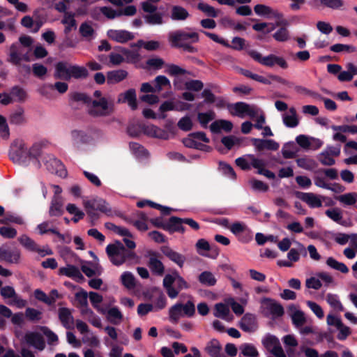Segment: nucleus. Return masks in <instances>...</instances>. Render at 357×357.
Segmentation results:
<instances>
[{
    "mask_svg": "<svg viewBox=\"0 0 357 357\" xmlns=\"http://www.w3.org/2000/svg\"><path fill=\"white\" fill-rule=\"evenodd\" d=\"M252 144L258 151H261L265 149L277 151L280 147L279 144L273 139L252 138Z\"/></svg>",
    "mask_w": 357,
    "mask_h": 357,
    "instance_id": "obj_16",
    "label": "nucleus"
},
{
    "mask_svg": "<svg viewBox=\"0 0 357 357\" xmlns=\"http://www.w3.org/2000/svg\"><path fill=\"white\" fill-rule=\"evenodd\" d=\"M199 282L206 287H213L215 285L217 280L213 274L208 271H203L198 276Z\"/></svg>",
    "mask_w": 357,
    "mask_h": 357,
    "instance_id": "obj_39",
    "label": "nucleus"
},
{
    "mask_svg": "<svg viewBox=\"0 0 357 357\" xmlns=\"http://www.w3.org/2000/svg\"><path fill=\"white\" fill-rule=\"evenodd\" d=\"M161 252L169 259L176 264L180 268L183 266L185 261V257L184 255L173 250L169 246H162L161 248Z\"/></svg>",
    "mask_w": 357,
    "mask_h": 357,
    "instance_id": "obj_18",
    "label": "nucleus"
},
{
    "mask_svg": "<svg viewBox=\"0 0 357 357\" xmlns=\"http://www.w3.org/2000/svg\"><path fill=\"white\" fill-rule=\"evenodd\" d=\"M72 99L76 102L82 101L84 103H91L89 109V114L93 117L106 116L113 112V105H109L106 98L98 100H91V98L83 93L75 92Z\"/></svg>",
    "mask_w": 357,
    "mask_h": 357,
    "instance_id": "obj_4",
    "label": "nucleus"
},
{
    "mask_svg": "<svg viewBox=\"0 0 357 357\" xmlns=\"http://www.w3.org/2000/svg\"><path fill=\"white\" fill-rule=\"evenodd\" d=\"M128 72L125 70L119 69L108 71L107 73V82L108 84L119 83L126 79Z\"/></svg>",
    "mask_w": 357,
    "mask_h": 357,
    "instance_id": "obj_30",
    "label": "nucleus"
},
{
    "mask_svg": "<svg viewBox=\"0 0 357 357\" xmlns=\"http://www.w3.org/2000/svg\"><path fill=\"white\" fill-rule=\"evenodd\" d=\"M156 92H160L164 87L171 88L170 81L165 75H158L153 80Z\"/></svg>",
    "mask_w": 357,
    "mask_h": 357,
    "instance_id": "obj_49",
    "label": "nucleus"
},
{
    "mask_svg": "<svg viewBox=\"0 0 357 357\" xmlns=\"http://www.w3.org/2000/svg\"><path fill=\"white\" fill-rule=\"evenodd\" d=\"M128 249L120 241H115L112 244H109L106 248V252L114 265L120 266L127 261H132L136 259L137 255L134 251L136 243L128 238H124Z\"/></svg>",
    "mask_w": 357,
    "mask_h": 357,
    "instance_id": "obj_1",
    "label": "nucleus"
},
{
    "mask_svg": "<svg viewBox=\"0 0 357 357\" xmlns=\"http://www.w3.org/2000/svg\"><path fill=\"white\" fill-rule=\"evenodd\" d=\"M190 14L188 11L182 6H174L171 10V19L175 21L185 20Z\"/></svg>",
    "mask_w": 357,
    "mask_h": 357,
    "instance_id": "obj_37",
    "label": "nucleus"
},
{
    "mask_svg": "<svg viewBox=\"0 0 357 357\" xmlns=\"http://www.w3.org/2000/svg\"><path fill=\"white\" fill-rule=\"evenodd\" d=\"M227 108L231 115L243 119L246 116L254 119L257 118L254 127L257 130H261L266 122V117L263 111L255 105H250L245 102H237L229 104Z\"/></svg>",
    "mask_w": 357,
    "mask_h": 357,
    "instance_id": "obj_2",
    "label": "nucleus"
},
{
    "mask_svg": "<svg viewBox=\"0 0 357 357\" xmlns=\"http://www.w3.org/2000/svg\"><path fill=\"white\" fill-rule=\"evenodd\" d=\"M168 40L172 47L181 48L189 53H196L198 51L197 47L188 42V40L193 43L199 42V34L196 32L187 33L183 30H176L169 33Z\"/></svg>",
    "mask_w": 357,
    "mask_h": 357,
    "instance_id": "obj_5",
    "label": "nucleus"
},
{
    "mask_svg": "<svg viewBox=\"0 0 357 357\" xmlns=\"http://www.w3.org/2000/svg\"><path fill=\"white\" fill-rule=\"evenodd\" d=\"M26 342L35 349L43 351L45 348V342L43 335L38 332H29L24 335Z\"/></svg>",
    "mask_w": 357,
    "mask_h": 357,
    "instance_id": "obj_13",
    "label": "nucleus"
},
{
    "mask_svg": "<svg viewBox=\"0 0 357 357\" xmlns=\"http://www.w3.org/2000/svg\"><path fill=\"white\" fill-rule=\"evenodd\" d=\"M20 257L21 252L16 248L13 250H7L3 247L0 248V261H5L10 264H18Z\"/></svg>",
    "mask_w": 357,
    "mask_h": 357,
    "instance_id": "obj_15",
    "label": "nucleus"
},
{
    "mask_svg": "<svg viewBox=\"0 0 357 357\" xmlns=\"http://www.w3.org/2000/svg\"><path fill=\"white\" fill-rule=\"evenodd\" d=\"M107 35L111 40L120 43H126L135 38L132 33L126 30L109 29Z\"/></svg>",
    "mask_w": 357,
    "mask_h": 357,
    "instance_id": "obj_14",
    "label": "nucleus"
},
{
    "mask_svg": "<svg viewBox=\"0 0 357 357\" xmlns=\"http://www.w3.org/2000/svg\"><path fill=\"white\" fill-rule=\"evenodd\" d=\"M248 55L259 63L267 66L273 67L275 65L279 66L282 69H287L289 66L287 61L282 56H278L275 54H271L266 56L262 55L256 50H249Z\"/></svg>",
    "mask_w": 357,
    "mask_h": 357,
    "instance_id": "obj_7",
    "label": "nucleus"
},
{
    "mask_svg": "<svg viewBox=\"0 0 357 357\" xmlns=\"http://www.w3.org/2000/svg\"><path fill=\"white\" fill-rule=\"evenodd\" d=\"M219 170L226 176L235 179L236 174L233 167L228 163L222 161L219 162Z\"/></svg>",
    "mask_w": 357,
    "mask_h": 357,
    "instance_id": "obj_58",
    "label": "nucleus"
},
{
    "mask_svg": "<svg viewBox=\"0 0 357 357\" xmlns=\"http://www.w3.org/2000/svg\"><path fill=\"white\" fill-rule=\"evenodd\" d=\"M214 310V316L222 319H226L230 312L229 305L222 303H216Z\"/></svg>",
    "mask_w": 357,
    "mask_h": 357,
    "instance_id": "obj_52",
    "label": "nucleus"
},
{
    "mask_svg": "<svg viewBox=\"0 0 357 357\" xmlns=\"http://www.w3.org/2000/svg\"><path fill=\"white\" fill-rule=\"evenodd\" d=\"M215 116L213 111L199 112L197 120L203 128H207L208 123L215 119Z\"/></svg>",
    "mask_w": 357,
    "mask_h": 357,
    "instance_id": "obj_47",
    "label": "nucleus"
},
{
    "mask_svg": "<svg viewBox=\"0 0 357 357\" xmlns=\"http://www.w3.org/2000/svg\"><path fill=\"white\" fill-rule=\"evenodd\" d=\"M289 310L293 312V313L291 314V318L292 324L295 326V327L300 328L305 324L306 319L303 312L296 310V307L294 305H289Z\"/></svg>",
    "mask_w": 357,
    "mask_h": 357,
    "instance_id": "obj_31",
    "label": "nucleus"
},
{
    "mask_svg": "<svg viewBox=\"0 0 357 357\" xmlns=\"http://www.w3.org/2000/svg\"><path fill=\"white\" fill-rule=\"evenodd\" d=\"M197 8L204 12L207 16L211 17H216L218 16L217 10L211 6L200 2L197 5Z\"/></svg>",
    "mask_w": 357,
    "mask_h": 357,
    "instance_id": "obj_64",
    "label": "nucleus"
},
{
    "mask_svg": "<svg viewBox=\"0 0 357 357\" xmlns=\"http://www.w3.org/2000/svg\"><path fill=\"white\" fill-rule=\"evenodd\" d=\"M9 158L14 163L24 166L29 164L28 149L24 141L16 139L12 143L9 151Z\"/></svg>",
    "mask_w": 357,
    "mask_h": 357,
    "instance_id": "obj_6",
    "label": "nucleus"
},
{
    "mask_svg": "<svg viewBox=\"0 0 357 357\" xmlns=\"http://www.w3.org/2000/svg\"><path fill=\"white\" fill-rule=\"evenodd\" d=\"M79 33L81 36L85 38L86 40L90 41L94 38L95 30L88 22H83L81 24Z\"/></svg>",
    "mask_w": 357,
    "mask_h": 357,
    "instance_id": "obj_42",
    "label": "nucleus"
},
{
    "mask_svg": "<svg viewBox=\"0 0 357 357\" xmlns=\"http://www.w3.org/2000/svg\"><path fill=\"white\" fill-rule=\"evenodd\" d=\"M319 3L325 7L335 10L339 9L344 4L342 0H314L312 2L310 3V4L313 6H318Z\"/></svg>",
    "mask_w": 357,
    "mask_h": 357,
    "instance_id": "obj_41",
    "label": "nucleus"
},
{
    "mask_svg": "<svg viewBox=\"0 0 357 357\" xmlns=\"http://www.w3.org/2000/svg\"><path fill=\"white\" fill-rule=\"evenodd\" d=\"M18 241L25 249L31 252H37L41 257L53 254L52 250L50 248H47L46 250L40 248L39 245L27 235H22L18 238Z\"/></svg>",
    "mask_w": 357,
    "mask_h": 357,
    "instance_id": "obj_9",
    "label": "nucleus"
},
{
    "mask_svg": "<svg viewBox=\"0 0 357 357\" xmlns=\"http://www.w3.org/2000/svg\"><path fill=\"white\" fill-rule=\"evenodd\" d=\"M326 264L342 273H347L349 272L348 267L344 263L337 261L333 257H328L326 260Z\"/></svg>",
    "mask_w": 357,
    "mask_h": 357,
    "instance_id": "obj_53",
    "label": "nucleus"
},
{
    "mask_svg": "<svg viewBox=\"0 0 357 357\" xmlns=\"http://www.w3.org/2000/svg\"><path fill=\"white\" fill-rule=\"evenodd\" d=\"M121 53L126 56L127 62L136 63L140 60V54L138 50H128L126 48H121Z\"/></svg>",
    "mask_w": 357,
    "mask_h": 357,
    "instance_id": "obj_50",
    "label": "nucleus"
},
{
    "mask_svg": "<svg viewBox=\"0 0 357 357\" xmlns=\"http://www.w3.org/2000/svg\"><path fill=\"white\" fill-rule=\"evenodd\" d=\"M273 38L278 42H286L290 38L289 31L287 27H280L273 34Z\"/></svg>",
    "mask_w": 357,
    "mask_h": 357,
    "instance_id": "obj_57",
    "label": "nucleus"
},
{
    "mask_svg": "<svg viewBox=\"0 0 357 357\" xmlns=\"http://www.w3.org/2000/svg\"><path fill=\"white\" fill-rule=\"evenodd\" d=\"M176 275L167 274L163 279V287L168 296L173 299L178 296V291L173 286L175 282Z\"/></svg>",
    "mask_w": 357,
    "mask_h": 357,
    "instance_id": "obj_25",
    "label": "nucleus"
},
{
    "mask_svg": "<svg viewBox=\"0 0 357 357\" xmlns=\"http://www.w3.org/2000/svg\"><path fill=\"white\" fill-rule=\"evenodd\" d=\"M239 357L243 355L245 357H258L259 352L257 348L252 344L244 343L242 344L240 347Z\"/></svg>",
    "mask_w": 357,
    "mask_h": 357,
    "instance_id": "obj_40",
    "label": "nucleus"
},
{
    "mask_svg": "<svg viewBox=\"0 0 357 357\" xmlns=\"http://www.w3.org/2000/svg\"><path fill=\"white\" fill-rule=\"evenodd\" d=\"M181 317H183L182 313L181 303H176L169 310V321L172 323L176 324Z\"/></svg>",
    "mask_w": 357,
    "mask_h": 357,
    "instance_id": "obj_44",
    "label": "nucleus"
},
{
    "mask_svg": "<svg viewBox=\"0 0 357 357\" xmlns=\"http://www.w3.org/2000/svg\"><path fill=\"white\" fill-rule=\"evenodd\" d=\"M261 303L265 305V310L268 312V314H264L266 317L271 314L273 319H277L282 317L284 314L283 306L273 298H264L261 300Z\"/></svg>",
    "mask_w": 357,
    "mask_h": 357,
    "instance_id": "obj_10",
    "label": "nucleus"
},
{
    "mask_svg": "<svg viewBox=\"0 0 357 357\" xmlns=\"http://www.w3.org/2000/svg\"><path fill=\"white\" fill-rule=\"evenodd\" d=\"M127 102L128 105L132 110H135L137 108V102L136 96V91L134 89H130L127 90L124 93H121L118 98V102Z\"/></svg>",
    "mask_w": 357,
    "mask_h": 357,
    "instance_id": "obj_22",
    "label": "nucleus"
},
{
    "mask_svg": "<svg viewBox=\"0 0 357 357\" xmlns=\"http://www.w3.org/2000/svg\"><path fill=\"white\" fill-rule=\"evenodd\" d=\"M61 24H65L64 33L66 34L69 33L73 28H76L77 22L75 20V15L70 12H66L64 13V16L61 20Z\"/></svg>",
    "mask_w": 357,
    "mask_h": 357,
    "instance_id": "obj_38",
    "label": "nucleus"
},
{
    "mask_svg": "<svg viewBox=\"0 0 357 357\" xmlns=\"http://www.w3.org/2000/svg\"><path fill=\"white\" fill-rule=\"evenodd\" d=\"M43 144L39 142L34 143L32 146L28 149L29 162L33 160L35 165L39 168L41 166L38 157L41 155Z\"/></svg>",
    "mask_w": 357,
    "mask_h": 357,
    "instance_id": "obj_34",
    "label": "nucleus"
},
{
    "mask_svg": "<svg viewBox=\"0 0 357 357\" xmlns=\"http://www.w3.org/2000/svg\"><path fill=\"white\" fill-rule=\"evenodd\" d=\"M71 137L73 140L77 144H89L93 140L91 135L81 130H72Z\"/></svg>",
    "mask_w": 357,
    "mask_h": 357,
    "instance_id": "obj_36",
    "label": "nucleus"
},
{
    "mask_svg": "<svg viewBox=\"0 0 357 357\" xmlns=\"http://www.w3.org/2000/svg\"><path fill=\"white\" fill-rule=\"evenodd\" d=\"M239 72L243 76H245L248 78H250V79L255 80L257 82H259L260 83H262L264 84H271V81L268 79H267L261 75L253 73L251 71H250L249 70L241 68Z\"/></svg>",
    "mask_w": 357,
    "mask_h": 357,
    "instance_id": "obj_48",
    "label": "nucleus"
},
{
    "mask_svg": "<svg viewBox=\"0 0 357 357\" xmlns=\"http://www.w3.org/2000/svg\"><path fill=\"white\" fill-rule=\"evenodd\" d=\"M232 128V122L225 119L215 121L210 126V130L213 133H219L221 130H223L227 132H229L231 131Z\"/></svg>",
    "mask_w": 357,
    "mask_h": 357,
    "instance_id": "obj_29",
    "label": "nucleus"
},
{
    "mask_svg": "<svg viewBox=\"0 0 357 357\" xmlns=\"http://www.w3.org/2000/svg\"><path fill=\"white\" fill-rule=\"evenodd\" d=\"M239 327L247 333H253L258 328V322L256 315L251 313H246L243 315L239 322Z\"/></svg>",
    "mask_w": 357,
    "mask_h": 357,
    "instance_id": "obj_12",
    "label": "nucleus"
},
{
    "mask_svg": "<svg viewBox=\"0 0 357 357\" xmlns=\"http://www.w3.org/2000/svg\"><path fill=\"white\" fill-rule=\"evenodd\" d=\"M24 315L31 322H38L42 319V312L32 307H27Z\"/></svg>",
    "mask_w": 357,
    "mask_h": 357,
    "instance_id": "obj_55",
    "label": "nucleus"
},
{
    "mask_svg": "<svg viewBox=\"0 0 357 357\" xmlns=\"http://www.w3.org/2000/svg\"><path fill=\"white\" fill-rule=\"evenodd\" d=\"M144 133L149 136L160 139H166L167 137V133L165 130L153 125L146 126L144 128Z\"/></svg>",
    "mask_w": 357,
    "mask_h": 357,
    "instance_id": "obj_43",
    "label": "nucleus"
},
{
    "mask_svg": "<svg viewBox=\"0 0 357 357\" xmlns=\"http://www.w3.org/2000/svg\"><path fill=\"white\" fill-rule=\"evenodd\" d=\"M183 107L177 108L176 107L174 103L171 100H166L164 102L161 104V105L159 107V112L160 114L158 115V119H165L167 118V114H165L167 112L169 111H183L188 109L189 108V105L187 104H184Z\"/></svg>",
    "mask_w": 357,
    "mask_h": 357,
    "instance_id": "obj_27",
    "label": "nucleus"
},
{
    "mask_svg": "<svg viewBox=\"0 0 357 357\" xmlns=\"http://www.w3.org/2000/svg\"><path fill=\"white\" fill-rule=\"evenodd\" d=\"M165 231L169 234L179 232L183 234L185 228L183 226V220L181 218L172 216L167 222H166Z\"/></svg>",
    "mask_w": 357,
    "mask_h": 357,
    "instance_id": "obj_20",
    "label": "nucleus"
},
{
    "mask_svg": "<svg viewBox=\"0 0 357 357\" xmlns=\"http://www.w3.org/2000/svg\"><path fill=\"white\" fill-rule=\"evenodd\" d=\"M157 255L155 252L150 253L149 267L153 273L162 275L165 272V266L161 261L157 259Z\"/></svg>",
    "mask_w": 357,
    "mask_h": 357,
    "instance_id": "obj_26",
    "label": "nucleus"
},
{
    "mask_svg": "<svg viewBox=\"0 0 357 357\" xmlns=\"http://www.w3.org/2000/svg\"><path fill=\"white\" fill-rule=\"evenodd\" d=\"M43 162L47 169L52 174H59L60 176L66 175V172L63 169V165L59 159L54 155H49L44 158Z\"/></svg>",
    "mask_w": 357,
    "mask_h": 357,
    "instance_id": "obj_11",
    "label": "nucleus"
},
{
    "mask_svg": "<svg viewBox=\"0 0 357 357\" xmlns=\"http://www.w3.org/2000/svg\"><path fill=\"white\" fill-rule=\"evenodd\" d=\"M230 230L235 235H238L241 233L245 234V237L241 239L243 243H248L252 238L251 230L243 223L239 222L233 223Z\"/></svg>",
    "mask_w": 357,
    "mask_h": 357,
    "instance_id": "obj_19",
    "label": "nucleus"
},
{
    "mask_svg": "<svg viewBox=\"0 0 357 357\" xmlns=\"http://www.w3.org/2000/svg\"><path fill=\"white\" fill-rule=\"evenodd\" d=\"M9 123L11 125L21 126L26 123V119L24 115V110L22 107H18L15 111L11 112L8 117Z\"/></svg>",
    "mask_w": 357,
    "mask_h": 357,
    "instance_id": "obj_28",
    "label": "nucleus"
},
{
    "mask_svg": "<svg viewBox=\"0 0 357 357\" xmlns=\"http://www.w3.org/2000/svg\"><path fill=\"white\" fill-rule=\"evenodd\" d=\"M122 284L128 289L135 287V278L132 273L129 271L123 272L121 276Z\"/></svg>",
    "mask_w": 357,
    "mask_h": 357,
    "instance_id": "obj_51",
    "label": "nucleus"
},
{
    "mask_svg": "<svg viewBox=\"0 0 357 357\" xmlns=\"http://www.w3.org/2000/svg\"><path fill=\"white\" fill-rule=\"evenodd\" d=\"M325 213L329 218L333 220L334 222L340 224L343 226L345 225L344 222L342 221V215L339 208H335L333 209H328L326 211Z\"/></svg>",
    "mask_w": 357,
    "mask_h": 357,
    "instance_id": "obj_56",
    "label": "nucleus"
},
{
    "mask_svg": "<svg viewBox=\"0 0 357 357\" xmlns=\"http://www.w3.org/2000/svg\"><path fill=\"white\" fill-rule=\"evenodd\" d=\"M167 69L166 73L171 76L183 75L185 74H190V73L184 68L176 65V64H168L167 65Z\"/></svg>",
    "mask_w": 357,
    "mask_h": 357,
    "instance_id": "obj_61",
    "label": "nucleus"
},
{
    "mask_svg": "<svg viewBox=\"0 0 357 357\" xmlns=\"http://www.w3.org/2000/svg\"><path fill=\"white\" fill-rule=\"evenodd\" d=\"M296 196L307 204L310 208H319L322 206L321 199L314 193L296 192Z\"/></svg>",
    "mask_w": 357,
    "mask_h": 357,
    "instance_id": "obj_17",
    "label": "nucleus"
},
{
    "mask_svg": "<svg viewBox=\"0 0 357 357\" xmlns=\"http://www.w3.org/2000/svg\"><path fill=\"white\" fill-rule=\"evenodd\" d=\"M177 126L180 130L188 132L192 129L193 123L190 117L186 115L178 121Z\"/></svg>",
    "mask_w": 357,
    "mask_h": 357,
    "instance_id": "obj_63",
    "label": "nucleus"
},
{
    "mask_svg": "<svg viewBox=\"0 0 357 357\" xmlns=\"http://www.w3.org/2000/svg\"><path fill=\"white\" fill-rule=\"evenodd\" d=\"M64 213L63 200L61 196H53L49 210L51 217H59Z\"/></svg>",
    "mask_w": 357,
    "mask_h": 357,
    "instance_id": "obj_24",
    "label": "nucleus"
},
{
    "mask_svg": "<svg viewBox=\"0 0 357 357\" xmlns=\"http://www.w3.org/2000/svg\"><path fill=\"white\" fill-rule=\"evenodd\" d=\"M183 317H192L195 314V305L192 301H188L185 304L181 303Z\"/></svg>",
    "mask_w": 357,
    "mask_h": 357,
    "instance_id": "obj_62",
    "label": "nucleus"
},
{
    "mask_svg": "<svg viewBox=\"0 0 357 357\" xmlns=\"http://www.w3.org/2000/svg\"><path fill=\"white\" fill-rule=\"evenodd\" d=\"M53 77L55 79L64 81H70L71 79H85L89 77V71L84 66L61 61L55 63Z\"/></svg>",
    "mask_w": 357,
    "mask_h": 357,
    "instance_id": "obj_3",
    "label": "nucleus"
},
{
    "mask_svg": "<svg viewBox=\"0 0 357 357\" xmlns=\"http://www.w3.org/2000/svg\"><path fill=\"white\" fill-rule=\"evenodd\" d=\"M289 112L291 115H285L283 116V123L288 128H295L299 123L296 110L294 107H291Z\"/></svg>",
    "mask_w": 357,
    "mask_h": 357,
    "instance_id": "obj_45",
    "label": "nucleus"
},
{
    "mask_svg": "<svg viewBox=\"0 0 357 357\" xmlns=\"http://www.w3.org/2000/svg\"><path fill=\"white\" fill-rule=\"evenodd\" d=\"M204 350L211 357H222L220 354L222 346L219 340L215 338L207 342Z\"/></svg>",
    "mask_w": 357,
    "mask_h": 357,
    "instance_id": "obj_32",
    "label": "nucleus"
},
{
    "mask_svg": "<svg viewBox=\"0 0 357 357\" xmlns=\"http://www.w3.org/2000/svg\"><path fill=\"white\" fill-rule=\"evenodd\" d=\"M89 297L92 306L98 312L105 313L104 310H102L99 306V304L102 301V296L97 292L90 291L89 294Z\"/></svg>",
    "mask_w": 357,
    "mask_h": 357,
    "instance_id": "obj_59",
    "label": "nucleus"
},
{
    "mask_svg": "<svg viewBox=\"0 0 357 357\" xmlns=\"http://www.w3.org/2000/svg\"><path fill=\"white\" fill-rule=\"evenodd\" d=\"M84 206L85 208H91L92 209L99 211L106 215H110L112 213V210L109 206L108 203L102 199H96L88 201L84 204Z\"/></svg>",
    "mask_w": 357,
    "mask_h": 357,
    "instance_id": "obj_21",
    "label": "nucleus"
},
{
    "mask_svg": "<svg viewBox=\"0 0 357 357\" xmlns=\"http://www.w3.org/2000/svg\"><path fill=\"white\" fill-rule=\"evenodd\" d=\"M8 61L13 65L19 66V56L22 53V47L18 43H13L10 46Z\"/></svg>",
    "mask_w": 357,
    "mask_h": 357,
    "instance_id": "obj_35",
    "label": "nucleus"
},
{
    "mask_svg": "<svg viewBox=\"0 0 357 357\" xmlns=\"http://www.w3.org/2000/svg\"><path fill=\"white\" fill-rule=\"evenodd\" d=\"M10 223L22 225L24 224V220L22 216L15 212L6 211L4 217L0 218V224L9 225Z\"/></svg>",
    "mask_w": 357,
    "mask_h": 357,
    "instance_id": "obj_33",
    "label": "nucleus"
},
{
    "mask_svg": "<svg viewBox=\"0 0 357 357\" xmlns=\"http://www.w3.org/2000/svg\"><path fill=\"white\" fill-rule=\"evenodd\" d=\"M340 202L344 204L347 206H351L356 203L357 202V193L356 192H349L342 195L339 196L337 198Z\"/></svg>",
    "mask_w": 357,
    "mask_h": 357,
    "instance_id": "obj_60",
    "label": "nucleus"
},
{
    "mask_svg": "<svg viewBox=\"0 0 357 357\" xmlns=\"http://www.w3.org/2000/svg\"><path fill=\"white\" fill-rule=\"evenodd\" d=\"M263 346L276 357H286L279 339L271 334H267L261 340Z\"/></svg>",
    "mask_w": 357,
    "mask_h": 357,
    "instance_id": "obj_8",
    "label": "nucleus"
},
{
    "mask_svg": "<svg viewBox=\"0 0 357 357\" xmlns=\"http://www.w3.org/2000/svg\"><path fill=\"white\" fill-rule=\"evenodd\" d=\"M59 319L63 327L67 329L73 328L74 324V318L69 308L60 307L58 311Z\"/></svg>",
    "mask_w": 357,
    "mask_h": 357,
    "instance_id": "obj_23",
    "label": "nucleus"
},
{
    "mask_svg": "<svg viewBox=\"0 0 357 357\" xmlns=\"http://www.w3.org/2000/svg\"><path fill=\"white\" fill-rule=\"evenodd\" d=\"M296 162L299 167L309 171L314 170L318 166L314 160L307 157L298 158Z\"/></svg>",
    "mask_w": 357,
    "mask_h": 357,
    "instance_id": "obj_46",
    "label": "nucleus"
},
{
    "mask_svg": "<svg viewBox=\"0 0 357 357\" xmlns=\"http://www.w3.org/2000/svg\"><path fill=\"white\" fill-rule=\"evenodd\" d=\"M10 95L16 97L18 102H24L27 98L26 91L20 86H14L10 89Z\"/></svg>",
    "mask_w": 357,
    "mask_h": 357,
    "instance_id": "obj_54",
    "label": "nucleus"
}]
</instances>
